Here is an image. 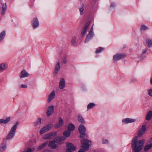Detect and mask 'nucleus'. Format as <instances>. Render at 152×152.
<instances>
[{
    "label": "nucleus",
    "mask_w": 152,
    "mask_h": 152,
    "mask_svg": "<svg viewBox=\"0 0 152 152\" xmlns=\"http://www.w3.org/2000/svg\"><path fill=\"white\" fill-rule=\"evenodd\" d=\"M126 47V45H124V47L123 48H124Z\"/></svg>",
    "instance_id": "obj_52"
},
{
    "label": "nucleus",
    "mask_w": 152,
    "mask_h": 152,
    "mask_svg": "<svg viewBox=\"0 0 152 152\" xmlns=\"http://www.w3.org/2000/svg\"><path fill=\"white\" fill-rule=\"evenodd\" d=\"M142 29V30L143 29ZM144 29V30H145V29Z\"/></svg>",
    "instance_id": "obj_54"
},
{
    "label": "nucleus",
    "mask_w": 152,
    "mask_h": 152,
    "mask_svg": "<svg viewBox=\"0 0 152 152\" xmlns=\"http://www.w3.org/2000/svg\"><path fill=\"white\" fill-rule=\"evenodd\" d=\"M147 144L152 146V138H151L148 140L147 142Z\"/></svg>",
    "instance_id": "obj_41"
},
{
    "label": "nucleus",
    "mask_w": 152,
    "mask_h": 152,
    "mask_svg": "<svg viewBox=\"0 0 152 152\" xmlns=\"http://www.w3.org/2000/svg\"><path fill=\"white\" fill-rule=\"evenodd\" d=\"M5 35V31H3L0 33V41L3 40Z\"/></svg>",
    "instance_id": "obj_30"
},
{
    "label": "nucleus",
    "mask_w": 152,
    "mask_h": 152,
    "mask_svg": "<svg viewBox=\"0 0 152 152\" xmlns=\"http://www.w3.org/2000/svg\"><path fill=\"white\" fill-rule=\"evenodd\" d=\"M148 49L147 48H145V49H143L142 50V53L143 54H145L146 53V51H147Z\"/></svg>",
    "instance_id": "obj_45"
},
{
    "label": "nucleus",
    "mask_w": 152,
    "mask_h": 152,
    "mask_svg": "<svg viewBox=\"0 0 152 152\" xmlns=\"http://www.w3.org/2000/svg\"><path fill=\"white\" fill-rule=\"evenodd\" d=\"M21 87L22 88H27V86L26 85H23V84H22L21 85Z\"/></svg>",
    "instance_id": "obj_47"
},
{
    "label": "nucleus",
    "mask_w": 152,
    "mask_h": 152,
    "mask_svg": "<svg viewBox=\"0 0 152 152\" xmlns=\"http://www.w3.org/2000/svg\"><path fill=\"white\" fill-rule=\"evenodd\" d=\"M152 118V111H149L146 115L145 120L149 121Z\"/></svg>",
    "instance_id": "obj_22"
},
{
    "label": "nucleus",
    "mask_w": 152,
    "mask_h": 152,
    "mask_svg": "<svg viewBox=\"0 0 152 152\" xmlns=\"http://www.w3.org/2000/svg\"><path fill=\"white\" fill-rule=\"evenodd\" d=\"M65 138L63 136H61L59 137H56L53 139V141H55V142L58 143V144H61L63 142L65 139Z\"/></svg>",
    "instance_id": "obj_10"
},
{
    "label": "nucleus",
    "mask_w": 152,
    "mask_h": 152,
    "mask_svg": "<svg viewBox=\"0 0 152 152\" xmlns=\"http://www.w3.org/2000/svg\"><path fill=\"white\" fill-rule=\"evenodd\" d=\"M42 119L41 118H38L37 120L34 122V125L35 126L38 125H40L41 123Z\"/></svg>",
    "instance_id": "obj_31"
},
{
    "label": "nucleus",
    "mask_w": 152,
    "mask_h": 152,
    "mask_svg": "<svg viewBox=\"0 0 152 152\" xmlns=\"http://www.w3.org/2000/svg\"><path fill=\"white\" fill-rule=\"evenodd\" d=\"M86 129L84 125L83 124H80L78 128V131L80 134V137L82 138L84 137L87 136L86 133Z\"/></svg>",
    "instance_id": "obj_4"
},
{
    "label": "nucleus",
    "mask_w": 152,
    "mask_h": 152,
    "mask_svg": "<svg viewBox=\"0 0 152 152\" xmlns=\"http://www.w3.org/2000/svg\"><path fill=\"white\" fill-rule=\"evenodd\" d=\"M75 128V126L72 124H69L68 126V129L69 131L70 132L71 131L74 130Z\"/></svg>",
    "instance_id": "obj_26"
},
{
    "label": "nucleus",
    "mask_w": 152,
    "mask_h": 152,
    "mask_svg": "<svg viewBox=\"0 0 152 152\" xmlns=\"http://www.w3.org/2000/svg\"><path fill=\"white\" fill-rule=\"evenodd\" d=\"M78 152H86L83 150L80 149L79 150Z\"/></svg>",
    "instance_id": "obj_50"
},
{
    "label": "nucleus",
    "mask_w": 152,
    "mask_h": 152,
    "mask_svg": "<svg viewBox=\"0 0 152 152\" xmlns=\"http://www.w3.org/2000/svg\"><path fill=\"white\" fill-rule=\"evenodd\" d=\"M104 49V48L102 47H99L98 49H97L96 50L95 52L96 53H98L101 52L102 51H103Z\"/></svg>",
    "instance_id": "obj_35"
},
{
    "label": "nucleus",
    "mask_w": 152,
    "mask_h": 152,
    "mask_svg": "<svg viewBox=\"0 0 152 152\" xmlns=\"http://www.w3.org/2000/svg\"><path fill=\"white\" fill-rule=\"evenodd\" d=\"M29 74L25 70H23L20 73V78H23L28 77L29 76Z\"/></svg>",
    "instance_id": "obj_17"
},
{
    "label": "nucleus",
    "mask_w": 152,
    "mask_h": 152,
    "mask_svg": "<svg viewBox=\"0 0 152 152\" xmlns=\"http://www.w3.org/2000/svg\"><path fill=\"white\" fill-rule=\"evenodd\" d=\"M43 152H51V151L50 150L47 149L43 151Z\"/></svg>",
    "instance_id": "obj_49"
},
{
    "label": "nucleus",
    "mask_w": 152,
    "mask_h": 152,
    "mask_svg": "<svg viewBox=\"0 0 152 152\" xmlns=\"http://www.w3.org/2000/svg\"><path fill=\"white\" fill-rule=\"evenodd\" d=\"M91 21H88L85 24L84 27L83 28H89V26L90 24Z\"/></svg>",
    "instance_id": "obj_40"
},
{
    "label": "nucleus",
    "mask_w": 152,
    "mask_h": 152,
    "mask_svg": "<svg viewBox=\"0 0 152 152\" xmlns=\"http://www.w3.org/2000/svg\"><path fill=\"white\" fill-rule=\"evenodd\" d=\"M137 137H134L132 140V147L134 152H139L143 148L145 140L144 139L138 141Z\"/></svg>",
    "instance_id": "obj_1"
},
{
    "label": "nucleus",
    "mask_w": 152,
    "mask_h": 152,
    "mask_svg": "<svg viewBox=\"0 0 152 152\" xmlns=\"http://www.w3.org/2000/svg\"><path fill=\"white\" fill-rule=\"evenodd\" d=\"M19 122L17 121L15 124L11 129L9 133L7 136L6 139L7 140L10 139L12 138L15 136V134L16 130Z\"/></svg>",
    "instance_id": "obj_2"
},
{
    "label": "nucleus",
    "mask_w": 152,
    "mask_h": 152,
    "mask_svg": "<svg viewBox=\"0 0 152 152\" xmlns=\"http://www.w3.org/2000/svg\"><path fill=\"white\" fill-rule=\"evenodd\" d=\"M7 9V5L5 3V4H3L2 6V10L1 12V15H4L5 12Z\"/></svg>",
    "instance_id": "obj_29"
},
{
    "label": "nucleus",
    "mask_w": 152,
    "mask_h": 152,
    "mask_svg": "<svg viewBox=\"0 0 152 152\" xmlns=\"http://www.w3.org/2000/svg\"><path fill=\"white\" fill-rule=\"evenodd\" d=\"M71 42L72 44L74 45H76L77 43L76 42V38L75 37H73L71 39Z\"/></svg>",
    "instance_id": "obj_36"
},
{
    "label": "nucleus",
    "mask_w": 152,
    "mask_h": 152,
    "mask_svg": "<svg viewBox=\"0 0 152 152\" xmlns=\"http://www.w3.org/2000/svg\"><path fill=\"white\" fill-rule=\"evenodd\" d=\"M71 132L69 130H66L64 131L63 133L64 137L65 138L69 137L70 135Z\"/></svg>",
    "instance_id": "obj_28"
},
{
    "label": "nucleus",
    "mask_w": 152,
    "mask_h": 152,
    "mask_svg": "<svg viewBox=\"0 0 152 152\" xmlns=\"http://www.w3.org/2000/svg\"><path fill=\"white\" fill-rule=\"evenodd\" d=\"M63 62L64 63L66 64L67 62L66 57V56H64L63 58Z\"/></svg>",
    "instance_id": "obj_44"
},
{
    "label": "nucleus",
    "mask_w": 152,
    "mask_h": 152,
    "mask_svg": "<svg viewBox=\"0 0 152 152\" xmlns=\"http://www.w3.org/2000/svg\"><path fill=\"white\" fill-rule=\"evenodd\" d=\"M35 149L34 148H28L26 151H23V152H31L34 151Z\"/></svg>",
    "instance_id": "obj_39"
},
{
    "label": "nucleus",
    "mask_w": 152,
    "mask_h": 152,
    "mask_svg": "<svg viewBox=\"0 0 152 152\" xmlns=\"http://www.w3.org/2000/svg\"><path fill=\"white\" fill-rule=\"evenodd\" d=\"M115 4L113 3H112L111 4L110 7H115Z\"/></svg>",
    "instance_id": "obj_48"
},
{
    "label": "nucleus",
    "mask_w": 152,
    "mask_h": 152,
    "mask_svg": "<svg viewBox=\"0 0 152 152\" xmlns=\"http://www.w3.org/2000/svg\"><path fill=\"white\" fill-rule=\"evenodd\" d=\"M146 43L148 47H152V40L147 39L146 40Z\"/></svg>",
    "instance_id": "obj_27"
},
{
    "label": "nucleus",
    "mask_w": 152,
    "mask_h": 152,
    "mask_svg": "<svg viewBox=\"0 0 152 152\" xmlns=\"http://www.w3.org/2000/svg\"><path fill=\"white\" fill-rule=\"evenodd\" d=\"M78 121L82 124H85V122L83 118L81 115H79L78 116Z\"/></svg>",
    "instance_id": "obj_32"
},
{
    "label": "nucleus",
    "mask_w": 152,
    "mask_h": 152,
    "mask_svg": "<svg viewBox=\"0 0 152 152\" xmlns=\"http://www.w3.org/2000/svg\"><path fill=\"white\" fill-rule=\"evenodd\" d=\"M32 25L33 26L34 28H36L38 27L39 26V21L37 18L34 19L32 22Z\"/></svg>",
    "instance_id": "obj_20"
},
{
    "label": "nucleus",
    "mask_w": 152,
    "mask_h": 152,
    "mask_svg": "<svg viewBox=\"0 0 152 152\" xmlns=\"http://www.w3.org/2000/svg\"><path fill=\"white\" fill-rule=\"evenodd\" d=\"M48 141H46L44 143L38 147L37 148V150H40L44 148L48 145Z\"/></svg>",
    "instance_id": "obj_25"
},
{
    "label": "nucleus",
    "mask_w": 152,
    "mask_h": 152,
    "mask_svg": "<svg viewBox=\"0 0 152 152\" xmlns=\"http://www.w3.org/2000/svg\"><path fill=\"white\" fill-rule=\"evenodd\" d=\"M84 9V5L83 4L82 5L81 7L79 9L80 11V14L82 15L83 14V11Z\"/></svg>",
    "instance_id": "obj_38"
},
{
    "label": "nucleus",
    "mask_w": 152,
    "mask_h": 152,
    "mask_svg": "<svg viewBox=\"0 0 152 152\" xmlns=\"http://www.w3.org/2000/svg\"><path fill=\"white\" fill-rule=\"evenodd\" d=\"M87 29H83L82 30L80 35L81 37H83L84 35L86 33L87 31Z\"/></svg>",
    "instance_id": "obj_37"
},
{
    "label": "nucleus",
    "mask_w": 152,
    "mask_h": 152,
    "mask_svg": "<svg viewBox=\"0 0 152 152\" xmlns=\"http://www.w3.org/2000/svg\"><path fill=\"white\" fill-rule=\"evenodd\" d=\"M93 29H91L89 34L86 37V39L85 41V42L86 43L88 42L93 37L94 34Z\"/></svg>",
    "instance_id": "obj_11"
},
{
    "label": "nucleus",
    "mask_w": 152,
    "mask_h": 152,
    "mask_svg": "<svg viewBox=\"0 0 152 152\" xmlns=\"http://www.w3.org/2000/svg\"><path fill=\"white\" fill-rule=\"evenodd\" d=\"M7 67V65L4 63L0 64V71H3Z\"/></svg>",
    "instance_id": "obj_24"
},
{
    "label": "nucleus",
    "mask_w": 152,
    "mask_h": 152,
    "mask_svg": "<svg viewBox=\"0 0 152 152\" xmlns=\"http://www.w3.org/2000/svg\"><path fill=\"white\" fill-rule=\"evenodd\" d=\"M55 141H53V140L52 141H50L48 144V146L51 148L52 149H55L57 148L56 145L55 144Z\"/></svg>",
    "instance_id": "obj_16"
},
{
    "label": "nucleus",
    "mask_w": 152,
    "mask_h": 152,
    "mask_svg": "<svg viewBox=\"0 0 152 152\" xmlns=\"http://www.w3.org/2000/svg\"><path fill=\"white\" fill-rule=\"evenodd\" d=\"M67 148L66 149V152H72V151H74L76 150V148L74 145L71 143H67L66 144Z\"/></svg>",
    "instance_id": "obj_9"
},
{
    "label": "nucleus",
    "mask_w": 152,
    "mask_h": 152,
    "mask_svg": "<svg viewBox=\"0 0 152 152\" xmlns=\"http://www.w3.org/2000/svg\"><path fill=\"white\" fill-rule=\"evenodd\" d=\"M147 129L146 126L143 125L142 126L141 128L140 129L137 133V136L138 137H141L146 131Z\"/></svg>",
    "instance_id": "obj_7"
},
{
    "label": "nucleus",
    "mask_w": 152,
    "mask_h": 152,
    "mask_svg": "<svg viewBox=\"0 0 152 152\" xmlns=\"http://www.w3.org/2000/svg\"><path fill=\"white\" fill-rule=\"evenodd\" d=\"M59 87L60 89H63L65 87V81L64 78H61L60 79Z\"/></svg>",
    "instance_id": "obj_14"
},
{
    "label": "nucleus",
    "mask_w": 152,
    "mask_h": 152,
    "mask_svg": "<svg viewBox=\"0 0 152 152\" xmlns=\"http://www.w3.org/2000/svg\"><path fill=\"white\" fill-rule=\"evenodd\" d=\"M148 28L146 26L143 25L141 26L140 28Z\"/></svg>",
    "instance_id": "obj_46"
},
{
    "label": "nucleus",
    "mask_w": 152,
    "mask_h": 152,
    "mask_svg": "<svg viewBox=\"0 0 152 152\" xmlns=\"http://www.w3.org/2000/svg\"><path fill=\"white\" fill-rule=\"evenodd\" d=\"M95 104L94 103H90L88 104L87 106V109H89L92 108L95 106Z\"/></svg>",
    "instance_id": "obj_34"
},
{
    "label": "nucleus",
    "mask_w": 152,
    "mask_h": 152,
    "mask_svg": "<svg viewBox=\"0 0 152 152\" xmlns=\"http://www.w3.org/2000/svg\"><path fill=\"white\" fill-rule=\"evenodd\" d=\"M55 92L54 91H53L50 94L48 98V102H50L54 98L55 96Z\"/></svg>",
    "instance_id": "obj_15"
},
{
    "label": "nucleus",
    "mask_w": 152,
    "mask_h": 152,
    "mask_svg": "<svg viewBox=\"0 0 152 152\" xmlns=\"http://www.w3.org/2000/svg\"><path fill=\"white\" fill-rule=\"evenodd\" d=\"M150 82L151 84H152V77L151 79Z\"/></svg>",
    "instance_id": "obj_51"
},
{
    "label": "nucleus",
    "mask_w": 152,
    "mask_h": 152,
    "mask_svg": "<svg viewBox=\"0 0 152 152\" xmlns=\"http://www.w3.org/2000/svg\"><path fill=\"white\" fill-rule=\"evenodd\" d=\"M126 54L125 53H117L113 56V59L115 61L124 58L126 57Z\"/></svg>",
    "instance_id": "obj_8"
},
{
    "label": "nucleus",
    "mask_w": 152,
    "mask_h": 152,
    "mask_svg": "<svg viewBox=\"0 0 152 152\" xmlns=\"http://www.w3.org/2000/svg\"><path fill=\"white\" fill-rule=\"evenodd\" d=\"M60 63L59 62H58L55 67V70L54 71L53 74L56 75L58 72L59 70L60 69Z\"/></svg>",
    "instance_id": "obj_19"
},
{
    "label": "nucleus",
    "mask_w": 152,
    "mask_h": 152,
    "mask_svg": "<svg viewBox=\"0 0 152 152\" xmlns=\"http://www.w3.org/2000/svg\"><path fill=\"white\" fill-rule=\"evenodd\" d=\"M152 147L151 145H150L149 144H147V145H145L144 148V151H147L149 150Z\"/></svg>",
    "instance_id": "obj_33"
},
{
    "label": "nucleus",
    "mask_w": 152,
    "mask_h": 152,
    "mask_svg": "<svg viewBox=\"0 0 152 152\" xmlns=\"http://www.w3.org/2000/svg\"><path fill=\"white\" fill-rule=\"evenodd\" d=\"M3 142L0 145V151L1 152L4 151L6 148V141L5 139H3Z\"/></svg>",
    "instance_id": "obj_13"
},
{
    "label": "nucleus",
    "mask_w": 152,
    "mask_h": 152,
    "mask_svg": "<svg viewBox=\"0 0 152 152\" xmlns=\"http://www.w3.org/2000/svg\"><path fill=\"white\" fill-rule=\"evenodd\" d=\"M10 117H7L5 120L4 119H0V124H7L10 120Z\"/></svg>",
    "instance_id": "obj_23"
},
{
    "label": "nucleus",
    "mask_w": 152,
    "mask_h": 152,
    "mask_svg": "<svg viewBox=\"0 0 152 152\" xmlns=\"http://www.w3.org/2000/svg\"><path fill=\"white\" fill-rule=\"evenodd\" d=\"M108 140H107V139H103L102 140V143H103V144H106V143H108Z\"/></svg>",
    "instance_id": "obj_42"
},
{
    "label": "nucleus",
    "mask_w": 152,
    "mask_h": 152,
    "mask_svg": "<svg viewBox=\"0 0 152 152\" xmlns=\"http://www.w3.org/2000/svg\"><path fill=\"white\" fill-rule=\"evenodd\" d=\"M82 144V148L85 150H88L89 148V147L91 145V142L88 139H84L81 141Z\"/></svg>",
    "instance_id": "obj_3"
},
{
    "label": "nucleus",
    "mask_w": 152,
    "mask_h": 152,
    "mask_svg": "<svg viewBox=\"0 0 152 152\" xmlns=\"http://www.w3.org/2000/svg\"><path fill=\"white\" fill-rule=\"evenodd\" d=\"M135 121V119L129 118H125L122 120V122L125 124L134 122Z\"/></svg>",
    "instance_id": "obj_18"
},
{
    "label": "nucleus",
    "mask_w": 152,
    "mask_h": 152,
    "mask_svg": "<svg viewBox=\"0 0 152 152\" xmlns=\"http://www.w3.org/2000/svg\"><path fill=\"white\" fill-rule=\"evenodd\" d=\"M53 126L52 124L47 125L43 127L40 130L39 132L41 134L45 133L49 130Z\"/></svg>",
    "instance_id": "obj_5"
},
{
    "label": "nucleus",
    "mask_w": 152,
    "mask_h": 152,
    "mask_svg": "<svg viewBox=\"0 0 152 152\" xmlns=\"http://www.w3.org/2000/svg\"><path fill=\"white\" fill-rule=\"evenodd\" d=\"M93 28V26H92L91 27V28L92 29V28Z\"/></svg>",
    "instance_id": "obj_53"
},
{
    "label": "nucleus",
    "mask_w": 152,
    "mask_h": 152,
    "mask_svg": "<svg viewBox=\"0 0 152 152\" xmlns=\"http://www.w3.org/2000/svg\"><path fill=\"white\" fill-rule=\"evenodd\" d=\"M54 107L52 105L48 107L47 110V116H50L54 112Z\"/></svg>",
    "instance_id": "obj_12"
},
{
    "label": "nucleus",
    "mask_w": 152,
    "mask_h": 152,
    "mask_svg": "<svg viewBox=\"0 0 152 152\" xmlns=\"http://www.w3.org/2000/svg\"><path fill=\"white\" fill-rule=\"evenodd\" d=\"M148 95L152 97V89H151L148 90Z\"/></svg>",
    "instance_id": "obj_43"
},
{
    "label": "nucleus",
    "mask_w": 152,
    "mask_h": 152,
    "mask_svg": "<svg viewBox=\"0 0 152 152\" xmlns=\"http://www.w3.org/2000/svg\"><path fill=\"white\" fill-rule=\"evenodd\" d=\"M63 123V121L62 119L60 118L59 119V122L56 124V127L57 128H58L61 127L62 126Z\"/></svg>",
    "instance_id": "obj_21"
},
{
    "label": "nucleus",
    "mask_w": 152,
    "mask_h": 152,
    "mask_svg": "<svg viewBox=\"0 0 152 152\" xmlns=\"http://www.w3.org/2000/svg\"><path fill=\"white\" fill-rule=\"evenodd\" d=\"M56 135V132H51L45 135L44 136L43 138L45 140L52 139Z\"/></svg>",
    "instance_id": "obj_6"
}]
</instances>
